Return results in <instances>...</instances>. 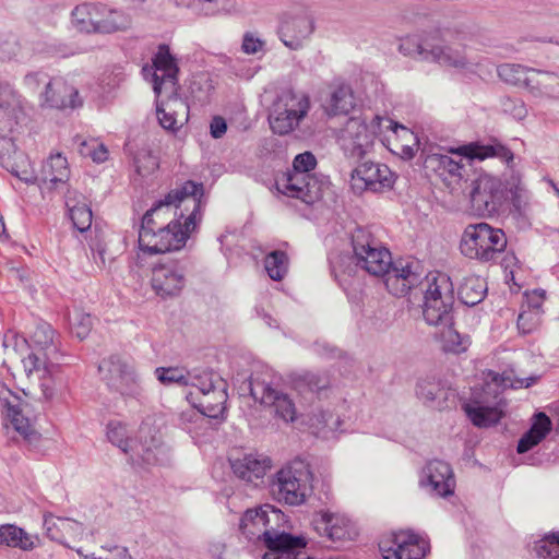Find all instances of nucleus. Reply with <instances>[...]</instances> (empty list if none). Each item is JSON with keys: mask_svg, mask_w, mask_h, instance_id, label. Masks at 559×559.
Returning a JSON list of instances; mask_svg holds the SVG:
<instances>
[{"mask_svg": "<svg viewBox=\"0 0 559 559\" xmlns=\"http://www.w3.org/2000/svg\"><path fill=\"white\" fill-rule=\"evenodd\" d=\"M203 185L186 181L142 217L139 247L148 254L179 250L201 221Z\"/></svg>", "mask_w": 559, "mask_h": 559, "instance_id": "obj_1", "label": "nucleus"}, {"mask_svg": "<svg viewBox=\"0 0 559 559\" xmlns=\"http://www.w3.org/2000/svg\"><path fill=\"white\" fill-rule=\"evenodd\" d=\"M350 239L356 265L373 276L384 277V284L392 295L405 296L416 286L424 284L419 262H393L391 252L368 228L356 227Z\"/></svg>", "mask_w": 559, "mask_h": 559, "instance_id": "obj_2", "label": "nucleus"}, {"mask_svg": "<svg viewBox=\"0 0 559 559\" xmlns=\"http://www.w3.org/2000/svg\"><path fill=\"white\" fill-rule=\"evenodd\" d=\"M32 352L22 362L28 380L40 390L45 401L52 400L63 388L59 366L63 354L50 324L40 322L32 336Z\"/></svg>", "mask_w": 559, "mask_h": 559, "instance_id": "obj_3", "label": "nucleus"}, {"mask_svg": "<svg viewBox=\"0 0 559 559\" xmlns=\"http://www.w3.org/2000/svg\"><path fill=\"white\" fill-rule=\"evenodd\" d=\"M284 521V514L271 504L247 510L239 524L241 533L249 540H262L267 548L262 559H293L295 551L306 548L304 536L280 532L276 526Z\"/></svg>", "mask_w": 559, "mask_h": 559, "instance_id": "obj_4", "label": "nucleus"}, {"mask_svg": "<svg viewBox=\"0 0 559 559\" xmlns=\"http://www.w3.org/2000/svg\"><path fill=\"white\" fill-rule=\"evenodd\" d=\"M537 380L538 377L518 378L506 372L495 374L481 392L473 393L471 401L464 403L463 409L474 426L479 428L493 426L506 414L507 402L501 396L502 390L530 388Z\"/></svg>", "mask_w": 559, "mask_h": 559, "instance_id": "obj_5", "label": "nucleus"}, {"mask_svg": "<svg viewBox=\"0 0 559 559\" xmlns=\"http://www.w3.org/2000/svg\"><path fill=\"white\" fill-rule=\"evenodd\" d=\"M71 24L80 33L110 35L127 32L132 17L123 10L103 2H83L71 11Z\"/></svg>", "mask_w": 559, "mask_h": 559, "instance_id": "obj_6", "label": "nucleus"}, {"mask_svg": "<svg viewBox=\"0 0 559 559\" xmlns=\"http://www.w3.org/2000/svg\"><path fill=\"white\" fill-rule=\"evenodd\" d=\"M399 51L421 61L467 71H474L478 64L469 61L461 50L445 46L437 33L406 36L400 40Z\"/></svg>", "mask_w": 559, "mask_h": 559, "instance_id": "obj_7", "label": "nucleus"}, {"mask_svg": "<svg viewBox=\"0 0 559 559\" xmlns=\"http://www.w3.org/2000/svg\"><path fill=\"white\" fill-rule=\"evenodd\" d=\"M107 438L133 465H155L160 461V455L165 454L160 438L156 435L147 436L144 428L140 430V441H136L130 438L126 425L116 420L110 421L107 425Z\"/></svg>", "mask_w": 559, "mask_h": 559, "instance_id": "obj_8", "label": "nucleus"}, {"mask_svg": "<svg viewBox=\"0 0 559 559\" xmlns=\"http://www.w3.org/2000/svg\"><path fill=\"white\" fill-rule=\"evenodd\" d=\"M312 478L309 464L296 459L275 474L271 490L276 500L289 506H300L312 491Z\"/></svg>", "mask_w": 559, "mask_h": 559, "instance_id": "obj_9", "label": "nucleus"}, {"mask_svg": "<svg viewBox=\"0 0 559 559\" xmlns=\"http://www.w3.org/2000/svg\"><path fill=\"white\" fill-rule=\"evenodd\" d=\"M310 107L307 93L293 88L282 90L270 108L269 122L272 131L280 135L289 134L300 126Z\"/></svg>", "mask_w": 559, "mask_h": 559, "instance_id": "obj_10", "label": "nucleus"}, {"mask_svg": "<svg viewBox=\"0 0 559 559\" xmlns=\"http://www.w3.org/2000/svg\"><path fill=\"white\" fill-rule=\"evenodd\" d=\"M423 317L432 326L449 325L453 321L454 293L450 277L437 273L426 277Z\"/></svg>", "mask_w": 559, "mask_h": 559, "instance_id": "obj_11", "label": "nucleus"}, {"mask_svg": "<svg viewBox=\"0 0 559 559\" xmlns=\"http://www.w3.org/2000/svg\"><path fill=\"white\" fill-rule=\"evenodd\" d=\"M507 247V237L487 223L468 225L461 238L460 250L468 259L481 262L495 260Z\"/></svg>", "mask_w": 559, "mask_h": 559, "instance_id": "obj_12", "label": "nucleus"}, {"mask_svg": "<svg viewBox=\"0 0 559 559\" xmlns=\"http://www.w3.org/2000/svg\"><path fill=\"white\" fill-rule=\"evenodd\" d=\"M384 130V126L379 127L374 122V117L369 124L360 117H353L342 130L338 139L341 148L348 158L360 160L372 150L376 136Z\"/></svg>", "mask_w": 559, "mask_h": 559, "instance_id": "obj_13", "label": "nucleus"}, {"mask_svg": "<svg viewBox=\"0 0 559 559\" xmlns=\"http://www.w3.org/2000/svg\"><path fill=\"white\" fill-rule=\"evenodd\" d=\"M179 68L176 58L167 45H160L153 58L152 67H144L146 79L151 76L153 91L159 97L162 93L173 95L177 92Z\"/></svg>", "mask_w": 559, "mask_h": 559, "instance_id": "obj_14", "label": "nucleus"}, {"mask_svg": "<svg viewBox=\"0 0 559 559\" xmlns=\"http://www.w3.org/2000/svg\"><path fill=\"white\" fill-rule=\"evenodd\" d=\"M503 200L504 187L499 178L484 174L474 181L471 205L475 214L492 216L498 213Z\"/></svg>", "mask_w": 559, "mask_h": 559, "instance_id": "obj_15", "label": "nucleus"}, {"mask_svg": "<svg viewBox=\"0 0 559 559\" xmlns=\"http://www.w3.org/2000/svg\"><path fill=\"white\" fill-rule=\"evenodd\" d=\"M186 267L180 261L164 258L152 269L151 285L162 298L176 297L186 286Z\"/></svg>", "mask_w": 559, "mask_h": 559, "instance_id": "obj_16", "label": "nucleus"}, {"mask_svg": "<svg viewBox=\"0 0 559 559\" xmlns=\"http://www.w3.org/2000/svg\"><path fill=\"white\" fill-rule=\"evenodd\" d=\"M249 390L255 401L272 407L278 418L286 423H293L296 419V406L289 395L273 388L265 379L252 376L249 380Z\"/></svg>", "mask_w": 559, "mask_h": 559, "instance_id": "obj_17", "label": "nucleus"}, {"mask_svg": "<svg viewBox=\"0 0 559 559\" xmlns=\"http://www.w3.org/2000/svg\"><path fill=\"white\" fill-rule=\"evenodd\" d=\"M394 182L395 175L386 165L372 162L359 164L350 176V187L355 193L382 192L392 189Z\"/></svg>", "mask_w": 559, "mask_h": 559, "instance_id": "obj_18", "label": "nucleus"}, {"mask_svg": "<svg viewBox=\"0 0 559 559\" xmlns=\"http://www.w3.org/2000/svg\"><path fill=\"white\" fill-rule=\"evenodd\" d=\"M325 181L316 175L288 171L276 182L277 190L290 198L299 199L306 204H313L323 195Z\"/></svg>", "mask_w": 559, "mask_h": 559, "instance_id": "obj_19", "label": "nucleus"}, {"mask_svg": "<svg viewBox=\"0 0 559 559\" xmlns=\"http://www.w3.org/2000/svg\"><path fill=\"white\" fill-rule=\"evenodd\" d=\"M0 403L3 408L4 427L12 428L25 440H32L36 435L29 418L24 414L25 405L4 383H0Z\"/></svg>", "mask_w": 559, "mask_h": 559, "instance_id": "obj_20", "label": "nucleus"}, {"mask_svg": "<svg viewBox=\"0 0 559 559\" xmlns=\"http://www.w3.org/2000/svg\"><path fill=\"white\" fill-rule=\"evenodd\" d=\"M25 120L24 98L9 83H0V135L14 132Z\"/></svg>", "mask_w": 559, "mask_h": 559, "instance_id": "obj_21", "label": "nucleus"}, {"mask_svg": "<svg viewBox=\"0 0 559 559\" xmlns=\"http://www.w3.org/2000/svg\"><path fill=\"white\" fill-rule=\"evenodd\" d=\"M39 104L44 108L75 109L83 105L79 91L61 76L52 78L39 93Z\"/></svg>", "mask_w": 559, "mask_h": 559, "instance_id": "obj_22", "label": "nucleus"}, {"mask_svg": "<svg viewBox=\"0 0 559 559\" xmlns=\"http://www.w3.org/2000/svg\"><path fill=\"white\" fill-rule=\"evenodd\" d=\"M383 559H423L429 550L424 537L411 531H401L393 535L390 546L380 545Z\"/></svg>", "mask_w": 559, "mask_h": 559, "instance_id": "obj_23", "label": "nucleus"}, {"mask_svg": "<svg viewBox=\"0 0 559 559\" xmlns=\"http://www.w3.org/2000/svg\"><path fill=\"white\" fill-rule=\"evenodd\" d=\"M313 31V19L306 12L296 15L286 14L281 22L278 36L287 48L299 50L310 38Z\"/></svg>", "mask_w": 559, "mask_h": 559, "instance_id": "obj_24", "label": "nucleus"}, {"mask_svg": "<svg viewBox=\"0 0 559 559\" xmlns=\"http://www.w3.org/2000/svg\"><path fill=\"white\" fill-rule=\"evenodd\" d=\"M312 524L319 535L332 542L352 540L357 535L355 525L346 515L329 510L317 513Z\"/></svg>", "mask_w": 559, "mask_h": 559, "instance_id": "obj_25", "label": "nucleus"}, {"mask_svg": "<svg viewBox=\"0 0 559 559\" xmlns=\"http://www.w3.org/2000/svg\"><path fill=\"white\" fill-rule=\"evenodd\" d=\"M420 485L437 497L453 495L455 480L450 464L441 460L428 462L423 469Z\"/></svg>", "mask_w": 559, "mask_h": 559, "instance_id": "obj_26", "label": "nucleus"}, {"mask_svg": "<svg viewBox=\"0 0 559 559\" xmlns=\"http://www.w3.org/2000/svg\"><path fill=\"white\" fill-rule=\"evenodd\" d=\"M167 97L166 102L157 100L156 115L163 129L175 132L188 121L189 106L177 93Z\"/></svg>", "mask_w": 559, "mask_h": 559, "instance_id": "obj_27", "label": "nucleus"}, {"mask_svg": "<svg viewBox=\"0 0 559 559\" xmlns=\"http://www.w3.org/2000/svg\"><path fill=\"white\" fill-rule=\"evenodd\" d=\"M44 530L47 537L68 547L69 540L81 539L85 528L82 523L69 519L55 516L51 513L44 514Z\"/></svg>", "mask_w": 559, "mask_h": 559, "instance_id": "obj_28", "label": "nucleus"}, {"mask_svg": "<svg viewBox=\"0 0 559 559\" xmlns=\"http://www.w3.org/2000/svg\"><path fill=\"white\" fill-rule=\"evenodd\" d=\"M230 465L238 478L247 483H253L265 475L266 471L271 468L272 462L266 455L250 453L231 460Z\"/></svg>", "mask_w": 559, "mask_h": 559, "instance_id": "obj_29", "label": "nucleus"}, {"mask_svg": "<svg viewBox=\"0 0 559 559\" xmlns=\"http://www.w3.org/2000/svg\"><path fill=\"white\" fill-rule=\"evenodd\" d=\"M227 397L225 381H218V385L215 390L205 392L195 397L194 402L189 403L193 408L198 409L201 415L216 419L224 415Z\"/></svg>", "mask_w": 559, "mask_h": 559, "instance_id": "obj_30", "label": "nucleus"}, {"mask_svg": "<svg viewBox=\"0 0 559 559\" xmlns=\"http://www.w3.org/2000/svg\"><path fill=\"white\" fill-rule=\"evenodd\" d=\"M448 153L465 157L469 160H484L488 157H500L507 163L513 159V153L501 144L483 145L478 142H471L457 147H450Z\"/></svg>", "mask_w": 559, "mask_h": 559, "instance_id": "obj_31", "label": "nucleus"}, {"mask_svg": "<svg viewBox=\"0 0 559 559\" xmlns=\"http://www.w3.org/2000/svg\"><path fill=\"white\" fill-rule=\"evenodd\" d=\"M40 538L33 535L14 524L0 525V546L19 548L23 551H29L39 546Z\"/></svg>", "mask_w": 559, "mask_h": 559, "instance_id": "obj_32", "label": "nucleus"}, {"mask_svg": "<svg viewBox=\"0 0 559 559\" xmlns=\"http://www.w3.org/2000/svg\"><path fill=\"white\" fill-rule=\"evenodd\" d=\"M66 206L69 211L73 226L81 233L90 229L92 225V210L84 202V197L76 190L68 189L66 193Z\"/></svg>", "mask_w": 559, "mask_h": 559, "instance_id": "obj_33", "label": "nucleus"}, {"mask_svg": "<svg viewBox=\"0 0 559 559\" xmlns=\"http://www.w3.org/2000/svg\"><path fill=\"white\" fill-rule=\"evenodd\" d=\"M551 420L543 412L534 415L531 428L521 437L518 443V452L525 453L542 442L551 431Z\"/></svg>", "mask_w": 559, "mask_h": 559, "instance_id": "obj_34", "label": "nucleus"}, {"mask_svg": "<svg viewBox=\"0 0 559 559\" xmlns=\"http://www.w3.org/2000/svg\"><path fill=\"white\" fill-rule=\"evenodd\" d=\"M425 167L433 170L444 180H460L463 177L464 165L447 154H429L425 159Z\"/></svg>", "mask_w": 559, "mask_h": 559, "instance_id": "obj_35", "label": "nucleus"}, {"mask_svg": "<svg viewBox=\"0 0 559 559\" xmlns=\"http://www.w3.org/2000/svg\"><path fill=\"white\" fill-rule=\"evenodd\" d=\"M186 386H191V390L186 394L188 402H194L195 397L205 392L215 390L218 381H224L218 374L211 370L193 369L188 371Z\"/></svg>", "mask_w": 559, "mask_h": 559, "instance_id": "obj_36", "label": "nucleus"}, {"mask_svg": "<svg viewBox=\"0 0 559 559\" xmlns=\"http://www.w3.org/2000/svg\"><path fill=\"white\" fill-rule=\"evenodd\" d=\"M70 177L68 160L60 153L50 155L41 168V181L47 189H52L58 183L64 185Z\"/></svg>", "mask_w": 559, "mask_h": 559, "instance_id": "obj_37", "label": "nucleus"}, {"mask_svg": "<svg viewBox=\"0 0 559 559\" xmlns=\"http://www.w3.org/2000/svg\"><path fill=\"white\" fill-rule=\"evenodd\" d=\"M132 367L133 366L129 361L121 357L110 356L108 359H104L99 364L98 370L103 374L107 385L111 390L119 392L121 382Z\"/></svg>", "mask_w": 559, "mask_h": 559, "instance_id": "obj_38", "label": "nucleus"}, {"mask_svg": "<svg viewBox=\"0 0 559 559\" xmlns=\"http://www.w3.org/2000/svg\"><path fill=\"white\" fill-rule=\"evenodd\" d=\"M374 122L379 127L384 126L385 130L392 131L399 138L407 142V144H402L400 152H397L404 159H412L415 156L418 140L413 131L386 117L374 116Z\"/></svg>", "mask_w": 559, "mask_h": 559, "instance_id": "obj_39", "label": "nucleus"}, {"mask_svg": "<svg viewBox=\"0 0 559 559\" xmlns=\"http://www.w3.org/2000/svg\"><path fill=\"white\" fill-rule=\"evenodd\" d=\"M354 95L348 85H340L333 90L322 105L328 116L347 115L354 108Z\"/></svg>", "mask_w": 559, "mask_h": 559, "instance_id": "obj_40", "label": "nucleus"}, {"mask_svg": "<svg viewBox=\"0 0 559 559\" xmlns=\"http://www.w3.org/2000/svg\"><path fill=\"white\" fill-rule=\"evenodd\" d=\"M528 91L536 96L555 97L559 95V75L555 72L533 68Z\"/></svg>", "mask_w": 559, "mask_h": 559, "instance_id": "obj_41", "label": "nucleus"}, {"mask_svg": "<svg viewBox=\"0 0 559 559\" xmlns=\"http://www.w3.org/2000/svg\"><path fill=\"white\" fill-rule=\"evenodd\" d=\"M487 284L484 278L476 275L464 277L459 287V298L466 306L479 304L486 295Z\"/></svg>", "mask_w": 559, "mask_h": 559, "instance_id": "obj_42", "label": "nucleus"}, {"mask_svg": "<svg viewBox=\"0 0 559 559\" xmlns=\"http://www.w3.org/2000/svg\"><path fill=\"white\" fill-rule=\"evenodd\" d=\"M533 68H528L519 63H502L498 66V76L506 82L514 86H522L528 90V80Z\"/></svg>", "mask_w": 559, "mask_h": 559, "instance_id": "obj_43", "label": "nucleus"}, {"mask_svg": "<svg viewBox=\"0 0 559 559\" xmlns=\"http://www.w3.org/2000/svg\"><path fill=\"white\" fill-rule=\"evenodd\" d=\"M198 13L203 16H234L242 13L236 0H201Z\"/></svg>", "mask_w": 559, "mask_h": 559, "instance_id": "obj_44", "label": "nucleus"}, {"mask_svg": "<svg viewBox=\"0 0 559 559\" xmlns=\"http://www.w3.org/2000/svg\"><path fill=\"white\" fill-rule=\"evenodd\" d=\"M133 166L139 177L145 179L153 176L159 168L158 158L151 150L142 147L133 156Z\"/></svg>", "mask_w": 559, "mask_h": 559, "instance_id": "obj_45", "label": "nucleus"}, {"mask_svg": "<svg viewBox=\"0 0 559 559\" xmlns=\"http://www.w3.org/2000/svg\"><path fill=\"white\" fill-rule=\"evenodd\" d=\"M264 269L273 281H282L288 270V258L285 252L274 250L264 259Z\"/></svg>", "mask_w": 559, "mask_h": 559, "instance_id": "obj_46", "label": "nucleus"}, {"mask_svg": "<svg viewBox=\"0 0 559 559\" xmlns=\"http://www.w3.org/2000/svg\"><path fill=\"white\" fill-rule=\"evenodd\" d=\"M439 326L441 328L439 337L445 352L460 354L466 350L467 340L461 336L460 333L453 329V322L449 325Z\"/></svg>", "mask_w": 559, "mask_h": 559, "instance_id": "obj_47", "label": "nucleus"}, {"mask_svg": "<svg viewBox=\"0 0 559 559\" xmlns=\"http://www.w3.org/2000/svg\"><path fill=\"white\" fill-rule=\"evenodd\" d=\"M310 427L316 435L326 431H336L341 425V420L330 411L318 409L312 413L309 418Z\"/></svg>", "mask_w": 559, "mask_h": 559, "instance_id": "obj_48", "label": "nucleus"}, {"mask_svg": "<svg viewBox=\"0 0 559 559\" xmlns=\"http://www.w3.org/2000/svg\"><path fill=\"white\" fill-rule=\"evenodd\" d=\"M79 153L83 157H91L97 164L104 163L108 158L107 147L96 139L82 140L79 143Z\"/></svg>", "mask_w": 559, "mask_h": 559, "instance_id": "obj_49", "label": "nucleus"}, {"mask_svg": "<svg viewBox=\"0 0 559 559\" xmlns=\"http://www.w3.org/2000/svg\"><path fill=\"white\" fill-rule=\"evenodd\" d=\"M539 559H559V534H550L535 543Z\"/></svg>", "mask_w": 559, "mask_h": 559, "instance_id": "obj_50", "label": "nucleus"}, {"mask_svg": "<svg viewBox=\"0 0 559 559\" xmlns=\"http://www.w3.org/2000/svg\"><path fill=\"white\" fill-rule=\"evenodd\" d=\"M416 394L425 403H433L441 396L442 388L433 379H424L417 383Z\"/></svg>", "mask_w": 559, "mask_h": 559, "instance_id": "obj_51", "label": "nucleus"}, {"mask_svg": "<svg viewBox=\"0 0 559 559\" xmlns=\"http://www.w3.org/2000/svg\"><path fill=\"white\" fill-rule=\"evenodd\" d=\"M155 376L163 384L178 383L186 386L188 371L174 367H158L155 369Z\"/></svg>", "mask_w": 559, "mask_h": 559, "instance_id": "obj_52", "label": "nucleus"}, {"mask_svg": "<svg viewBox=\"0 0 559 559\" xmlns=\"http://www.w3.org/2000/svg\"><path fill=\"white\" fill-rule=\"evenodd\" d=\"M118 393L128 397H139L142 394L140 378L136 374L134 367H132L129 373L124 377Z\"/></svg>", "mask_w": 559, "mask_h": 559, "instance_id": "obj_53", "label": "nucleus"}, {"mask_svg": "<svg viewBox=\"0 0 559 559\" xmlns=\"http://www.w3.org/2000/svg\"><path fill=\"white\" fill-rule=\"evenodd\" d=\"M52 78H50L46 72L43 71H35L27 73L24 76V85L25 87L33 93H40L43 90H46V86L51 81Z\"/></svg>", "mask_w": 559, "mask_h": 559, "instance_id": "obj_54", "label": "nucleus"}, {"mask_svg": "<svg viewBox=\"0 0 559 559\" xmlns=\"http://www.w3.org/2000/svg\"><path fill=\"white\" fill-rule=\"evenodd\" d=\"M71 324L75 335L80 340H84L91 331L92 318L87 313L74 311L73 316L71 317Z\"/></svg>", "mask_w": 559, "mask_h": 559, "instance_id": "obj_55", "label": "nucleus"}, {"mask_svg": "<svg viewBox=\"0 0 559 559\" xmlns=\"http://www.w3.org/2000/svg\"><path fill=\"white\" fill-rule=\"evenodd\" d=\"M316 166V156L311 152H304L294 158L293 169L290 171H299L304 175H312L311 170H313Z\"/></svg>", "mask_w": 559, "mask_h": 559, "instance_id": "obj_56", "label": "nucleus"}, {"mask_svg": "<svg viewBox=\"0 0 559 559\" xmlns=\"http://www.w3.org/2000/svg\"><path fill=\"white\" fill-rule=\"evenodd\" d=\"M539 316L536 312L523 310L518 318V328L523 334H528L536 329Z\"/></svg>", "mask_w": 559, "mask_h": 559, "instance_id": "obj_57", "label": "nucleus"}, {"mask_svg": "<svg viewBox=\"0 0 559 559\" xmlns=\"http://www.w3.org/2000/svg\"><path fill=\"white\" fill-rule=\"evenodd\" d=\"M265 43L252 33H246L242 38L241 49L247 55H254L263 50Z\"/></svg>", "mask_w": 559, "mask_h": 559, "instance_id": "obj_58", "label": "nucleus"}, {"mask_svg": "<svg viewBox=\"0 0 559 559\" xmlns=\"http://www.w3.org/2000/svg\"><path fill=\"white\" fill-rule=\"evenodd\" d=\"M545 299V293L543 290H533L532 293L526 295V302L528 307V311L536 312L539 316L542 305Z\"/></svg>", "mask_w": 559, "mask_h": 559, "instance_id": "obj_59", "label": "nucleus"}, {"mask_svg": "<svg viewBox=\"0 0 559 559\" xmlns=\"http://www.w3.org/2000/svg\"><path fill=\"white\" fill-rule=\"evenodd\" d=\"M227 131V123L223 117L216 116L211 120L210 132L214 139H221Z\"/></svg>", "mask_w": 559, "mask_h": 559, "instance_id": "obj_60", "label": "nucleus"}, {"mask_svg": "<svg viewBox=\"0 0 559 559\" xmlns=\"http://www.w3.org/2000/svg\"><path fill=\"white\" fill-rule=\"evenodd\" d=\"M76 552L82 556V559H132L126 548H116L110 554H108L105 558L96 557L95 555H84L81 549H76Z\"/></svg>", "mask_w": 559, "mask_h": 559, "instance_id": "obj_61", "label": "nucleus"}, {"mask_svg": "<svg viewBox=\"0 0 559 559\" xmlns=\"http://www.w3.org/2000/svg\"><path fill=\"white\" fill-rule=\"evenodd\" d=\"M202 417L203 415H201V413L195 408H190L179 414L180 425L182 426L183 429H187L189 431L191 430L189 424H192L198 419H202Z\"/></svg>", "mask_w": 559, "mask_h": 559, "instance_id": "obj_62", "label": "nucleus"}, {"mask_svg": "<svg viewBox=\"0 0 559 559\" xmlns=\"http://www.w3.org/2000/svg\"><path fill=\"white\" fill-rule=\"evenodd\" d=\"M307 383L311 391L320 392L329 385V380L326 377L311 373L307 376Z\"/></svg>", "mask_w": 559, "mask_h": 559, "instance_id": "obj_63", "label": "nucleus"}, {"mask_svg": "<svg viewBox=\"0 0 559 559\" xmlns=\"http://www.w3.org/2000/svg\"><path fill=\"white\" fill-rule=\"evenodd\" d=\"M209 552L212 557L221 559L225 552V545L221 542H212L209 544Z\"/></svg>", "mask_w": 559, "mask_h": 559, "instance_id": "obj_64", "label": "nucleus"}]
</instances>
